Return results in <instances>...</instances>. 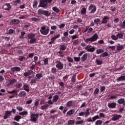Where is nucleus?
I'll list each match as a JSON object with an SVG mask.
<instances>
[{"mask_svg": "<svg viewBox=\"0 0 125 125\" xmlns=\"http://www.w3.org/2000/svg\"><path fill=\"white\" fill-rule=\"evenodd\" d=\"M19 23H20V20H19L13 19L10 21L11 25H18Z\"/></svg>", "mask_w": 125, "mask_h": 125, "instance_id": "4468645a", "label": "nucleus"}, {"mask_svg": "<svg viewBox=\"0 0 125 125\" xmlns=\"http://www.w3.org/2000/svg\"><path fill=\"white\" fill-rule=\"evenodd\" d=\"M30 42L31 44L36 43L37 42V39L36 38H32L30 40Z\"/></svg>", "mask_w": 125, "mask_h": 125, "instance_id": "c03bdc74", "label": "nucleus"}, {"mask_svg": "<svg viewBox=\"0 0 125 125\" xmlns=\"http://www.w3.org/2000/svg\"><path fill=\"white\" fill-rule=\"evenodd\" d=\"M89 111H90V109L87 108L86 110V112H84V115H85V117H88V116L90 115Z\"/></svg>", "mask_w": 125, "mask_h": 125, "instance_id": "c85d7f7f", "label": "nucleus"}, {"mask_svg": "<svg viewBox=\"0 0 125 125\" xmlns=\"http://www.w3.org/2000/svg\"><path fill=\"white\" fill-rule=\"evenodd\" d=\"M35 74V72H34L32 70H28L27 72H25L23 74L24 77H29V76H31V75H34Z\"/></svg>", "mask_w": 125, "mask_h": 125, "instance_id": "9d476101", "label": "nucleus"}, {"mask_svg": "<svg viewBox=\"0 0 125 125\" xmlns=\"http://www.w3.org/2000/svg\"><path fill=\"white\" fill-rule=\"evenodd\" d=\"M40 32L42 35L44 36H46L49 33V28H46L45 26H42L41 29L40 30Z\"/></svg>", "mask_w": 125, "mask_h": 125, "instance_id": "7ed1b4c3", "label": "nucleus"}, {"mask_svg": "<svg viewBox=\"0 0 125 125\" xmlns=\"http://www.w3.org/2000/svg\"><path fill=\"white\" fill-rule=\"evenodd\" d=\"M22 83H17L16 85V86L17 88H20L22 86Z\"/></svg>", "mask_w": 125, "mask_h": 125, "instance_id": "6e6d98bb", "label": "nucleus"}, {"mask_svg": "<svg viewBox=\"0 0 125 125\" xmlns=\"http://www.w3.org/2000/svg\"><path fill=\"white\" fill-rule=\"evenodd\" d=\"M111 39L113 40L114 41H117L118 39V36H116V35H113L111 36Z\"/></svg>", "mask_w": 125, "mask_h": 125, "instance_id": "13d9d810", "label": "nucleus"}, {"mask_svg": "<svg viewBox=\"0 0 125 125\" xmlns=\"http://www.w3.org/2000/svg\"><path fill=\"white\" fill-rule=\"evenodd\" d=\"M19 114L20 115V116H27V115H28V111L25 110L21 112H20Z\"/></svg>", "mask_w": 125, "mask_h": 125, "instance_id": "c756f323", "label": "nucleus"}, {"mask_svg": "<svg viewBox=\"0 0 125 125\" xmlns=\"http://www.w3.org/2000/svg\"><path fill=\"white\" fill-rule=\"evenodd\" d=\"M19 61H23V60H26V58L23 56H20L19 58Z\"/></svg>", "mask_w": 125, "mask_h": 125, "instance_id": "a18cd8bd", "label": "nucleus"}, {"mask_svg": "<svg viewBox=\"0 0 125 125\" xmlns=\"http://www.w3.org/2000/svg\"><path fill=\"white\" fill-rule=\"evenodd\" d=\"M56 67L58 69V70H62L64 68V64L60 62V61H57L56 62Z\"/></svg>", "mask_w": 125, "mask_h": 125, "instance_id": "0eeeda50", "label": "nucleus"}, {"mask_svg": "<svg viewBox=\"0 0 125 125\" xmlns=\"http://www.w3.org/2000/svg\"><path fill=\"white\" fill-rule=\"evenodd\" d=\"M42 73H38L36 74V80H40L41 78H42Z\"/></svg>", "mask_w": 125, "mask_h": 125, "instance_id": "cd10ccee", "label": "nucleus"}, {"mask_svg": "<svg viewBox=\"0 0 125 125\" xmlns=\"http://www.w3.org/2000/svg\"><path fill=\"white\" fill-rule=\"evenodd\" d=\"M48 106H49V104H45L44 105H42L41 106L42 110H45V109H47L48 108Z\"/></svg>", "mask_w": 125, "mask_h": 125, "instance_id": "ea45409f", "label": "nucleus"}, {"mask_svg": "<svg viewBox=\"0 0 125 125\" xmlns=\"http://www.w3.org/2000/svg\"><path fill=\"white\" fill-rule=\"evenodd\" d=\"M60 50H62V51H64V50H66V45L65 44H62L60 47Z\"/></svg>", "mask_w": 125, "mask_h": 125, "instance_id": "37998d69", "label": "nucleus"}, {"mask_svg": "<svg viewBox=\"0 0 125 125\" xmlns=\"http://www.w3.org/2000/svg\"><path fill=\"white\" fill-rule=\"evenodd\" d=\"M98 93H99V88H96L95 90H94V94L95 95H97Z\"/></svg>", "mask_w": 125, "mask_h": 125, "instance_id": "052dcab7", "label": "nucleus"}, {"mask_svg": "<svg viewBox=\"0 0 125 125\" xmlns=\"http://www.w3.org/2000/svg\"><path fill=\"white\" fill-rule=\"evenodd\" d=\"M120 119H122V115L119 114H113L112 115V117L111 118L112 121L113 122H116V121H118L120 120Z\"/></svg>", "mask_w": 125, "mask_h": 125, "instance_id": "6e6552de", "label": "nucleus"}, {"mask_svg": "<svg viewBox=\"0 0 125 125\" xmlns=\"http://www.w3.org/2000/svg\"><path fill=\"white\" fill-rule=\"evenodd\" d=\"M118 39H123L124 37V34L122 33H118L117 35Z\"/></svg>", "mask_w": 125, "mask_h": 125, "instance_id": "79ce46f5", "label": "nucleus"}, {"mask_svg": "<svg viewBox=\"0 0 125 125\" xmlns=\"http://www.w3.org/2000/svg\"><path fill=\"white\" fill-rule=\"evenodd\" d=\"M124 45H118L117 46V50L118 51H120V50H123V49H124Z\"/></svg>", "mask_w": 125, "mask_h": 125, "instance_id": "f704fd0d", "label": "nucleus"}, {"mask_svg": "<svg viewBox=\"0 0 125 125\" xmlns=\"http://www.w3.org/2000/svg\"><path fill=\"white\" fill-rule=\"evenodd\" d=\"M103 124V122L102 121V120H97L96 122H95V125H101Z\"/></svg>", "mask_w": 125, "mask_h": 125, "instance_id": "8fccbe9b", "label": "nucleus"}, {"mask_svg": "<svg viewBox=\"0 0 125 125\" xmlns=\"http://www.w3.org/2000/svg\"><path fill=\"white\" fill-rule=\"evenodd\" d=\"M80 43H81V39H77L73 41V44H75V45H78Z\"/></svg>", "mask_w": 125, "mask_h": 125, "instance_id": "393cba45", "label": "nucleus"}, {"mask_svg": "<svg viewBox=\"0 0 125 125\" xmlns=\"http://www.w3.org/2000/svg\"><path fill=\"white\" fill-rule=\"evenodd\" d=\"M103 52H104V50L101 48L97 49L96 51L97 54H100L101 53H103Z\"/></svg>", "mask_w": 125, "mask_h": 125, "instance_id": "bb28decb", "label": "nucleus"}, {"mask_svg": "<svg viewBox=\"0 0 125 125\" xmlns=\"http://www.w3.org/2000/svg\"><path fill=\"white\" fill-rule=\"evenodd\" d=\"M4 6H5V7L4 8V10H9L10 8H11V6L8 3H6Z\"/></svg>", "mask_w": 125, "mask_h": 125, "instance_id": "5701e85b", "label": "nucleus"}, {"mask_svg": "<svg viewBox=\"0 0 125 125\" xmlns=\"http://www.w3.org/2000/svg\"><path fill=\"white\" fill-rule=\"evenodd\" d=\"M44 65H48V58H45L43 60Z\"/></svg>", "mask_w": 125, "mask_h": 125, "instance_id": "49530a36", "label": "nucleus"}, {"mask_svg": "<svg viewBox=\"0 0 125 125\" xmlns=\"http://www.w3.org/2000/svg\"><path fill=\"white\" fill-rule=\"evenodd\" d=\"M96 63L97 65H101L102 64H103V61L99 60V59H97L96 60Z\"/></svg>", "mask_w": 125, "mask_h": 125, "instance_id": "e433bc0d", "label": "nucleus"}, {"mask_svg": "<svg viewBox=\"0 0 125 125\" xmlns=\"http://www.w3.org/2000/svg\"><path fill=\"white\" fill-rule=\"evenodd\" d=\"M17 110H18L19 112H22L23 111V107L22 106H17Z\"/></svg>", "mask_w": 125, "mask_h": 125, "instance_id": "4d7b16f0", "label": "nucleus"}, {"mask_svg": "<svg viewBox=\"0 0 125 125\" xmlns=\"http://www.w3.org/2000/svg\"><path fill=\"white\" fill-rule=\"evenodd\" d=\"M51 72L52 74H56L57 73V69L55 67H52Z\"/></svg>", "mask_w": 125, "mask_h": 125, "instance_id": "72a5a7b5", "label": "nucleus"}, {"mask_svg": "<svg viewBox=\"0 0 125 125\" xmlns=\"http://www.w3.org/2000/svg\"><path fill=\"white\" fill-rule=\"evenodd\" d=\"M89 10H91L90 13L93 14L96 11V6L93 4H91L88 7Z\"/></svg>", "mask_w": 125, "mask_h": 125, "instance_id": "1a4fd4ad", "label": "nucleus"}, {"mask_svg": "<svg viewBox=\"0 0 125 125\" xmlns=\"http://www.w3.org/2000/svg\"><path fill=\"white\" fill-rule=\"evenodd\" d=\"M122 29H125V21L123 22V23L120 25Z\"/></svg>", "mask_w": 125, "mask_h": 125, "instance_id": "0e129e2a", "label": "nucleus"}, {"mask_svg": "<svg viewBox=\"0 0 125 125\" xmlns=\"http://www.w3.org/2000/svg\"><path fill=\"white\" fill-rule=\"evenodd\" d=\"M75 113V109H71L69 110L67 113V115L68 116H71V115H74Z\"/></svg>", "mask_w": 125, "mask_h": 125, "instance_id": "b1692460", "label": "nucleus"}, {"mask_svg": "<svg viewBox=\"0 0 125 125\" xmlns=\"http://www.w3.org/2000/svg\"><path fill=\"white\" fill-rule=\"evenodd\" d=\"M21 119H22L21 116L17 115L14 117V121H16V122H20V120H21Z\"/></svg>", "mask_w": 125, "mask_h": 125, "instance_id": "412c9836", "label": "nucleus"}, {"mask_svg": "<svg viewBox=\"0 0 125 125\" xmlns=\"http://www.w3.org/2000/svg\"><path fill=\"white\" fill-rule=\"evenodd\" d=\"M51 3L52 1L51 0H40V5H39V7H46V5H47V3Z\"/></svg>", "mask_w": 125, "mask_h": 125, "instance_id": "20e7f679", "label": "nucleus"}, {"mask_svg": "<svg viewBox=\"0 0 125 125\" xmlns=\"http://www.w3.org/2000/svg\"><path fill=\"white\" fill-rule=\"evenodd\" d=\"M100 56H102L104 58V57H106L107 56H109V54L107 52H104L103 54H101Z\"/></svg>", "mask_w": 125, "mask_h": 125, "instance_id": "4c0bfd02", "label": "nucleus"}, {"mask_svg": "<svg viewBox=\"0 0 125 125\" xmlns=\"http://www.w3.org/2000/svg\"><path fill=\"white\" fill-rule=\"evenodd\" d=\"M81 95H83L84 96H87V95H88V92L86 91L81 93Z\"/></svg>", "mask_w": 125, "mask_h": 125, "instance_id": "338daca9", "label": "nucleus"}, {"mask_svg": "<svg viewBox=\"0 0 125 125\" xmlns=\"http://www.w3.org/2000/svg\"><path fill=\"white\" fill-rule=\"evenodd\" d=\"M27 95V93L24 91H21L19 94V97H26V95Z\"/></svg>", "mask_w": 125, "mask_h": 125, "instance_id": "f3484780", "label": "nucleus"}, {"mask_svg": "<svg viewBox=\"0 0 125 125\" xmlns=\"http://www.w3.org/2000/svg\"><path fill=\"white\" fill-rule=\"evenodd\" d=\"M107 106L108 108H110L111 109H115V108H116V106H117V104L115 102H110L108 103Z\"/></svg>", "mask_w": 125, "mask_h": 125, "instance_id": "ddd939ff", "label": "nucleus"}, {"mask_svg": "<svg viewBox=\"0 0 125 125\" xmlns=\"http://www.w3.org/2000/svg\"><path fill=\"white\" fill-rule=\"evenodd\" d=\"M87 60V53H85L81 57V61L82 62H84V61Z\"/></svg>", "mask_w": 125, "mask_h": 125, "instance_id": "dca6fc26", "label": "nucleus"}, {"mask_svg": "<svg viewBox=\"0 0 125 125\" xmlns=\"http://www.w3.org/2000/svg\"><path fill=\"white\" fill-rule=\"evenodd\" d=\"M31 20L32 21H34V22H38L39 21H41V19L37 18L36 17H33L31 18Z\"/></svg>", "mask_w": 125, "mask_h": 125, "instance_id": "a19ab883", "label": "nucleus"}, {"mask_svg": "<svg viewBox=\"0 0 125 125\" xmlns=\"http://www.w3.org/2000/svg\"><path fill=\"white\" fill-rule=\"evenodd\" d=\"M81 46H86L84 48L85 50H87L88 52H94L95 51V48L94 47H91L90 45H86L85 43L82 42L81 44Z\"/></svg>", "mask_w": 125, "mask_h": 125, "instance_id": "f03ea898", "label": "nucleus"}, {"mask_svg": "<svg viewBox=\"0 0 125 125\" xmlns=\"http://www.w3.org/2000/svg\"><path fill=\"white\" fill-rule=\"evenodd\" d=\"M117 103H118V104H123L124 106H125V100L124 98H121L119 99L117 101Z\"/></svg>", "mask_w": 125, "mask_h": 125, "instance_id": "2eb2a0df", "label": "nucleus"}, {"mask_svg": "<svg viewBox=\"0 0 125 125\" xmlns=\"http://www.w3.org/2000/svg\"><path fill=\"white\" fill-rule=\"evenodd\" d=\"M42 11H43V10L39 9L38 11V15H42Z\"/></svg>", "mask_w": 125, "mask_h": 125, "instance_id": "774afa93", "label": "nucleus"}, {"mask_svg": "<svg viewBox=\"0 0 125 125\" xmlns=\"http://www.w3.org/2000/svg\"><path fill=\"white\" fill-rule=\"evenodd\" d=\"M109 19V17H108L107 16H104L102 21V24H106V23L107 22V20H108Z\"/></svg>", "mask_w": 125, "mask_h": 125, "instance_id": "6ab92c4d", "label": "nucleus"}, {"mask_svg": "<svg viewBox=\"0 0 125 125\" xmlns=\"http://www.w3.org/2000/svg\"><path fill=\"white\" fill-rule=\"evenodd\" d=\"M99 22H100V19L97 18L94 20V22L95 23V24H98V23H99Z\"/></svg>", "mask_w": 125, "mask_h": 125, "instance_id": "603ef678", "label": "nucleus"}, {"mask_svg": "<svg viewBox=\"0 0 125 125\" xmlns=\"http://www.w3.org/2000/svg\"><path fill=\"white\" fill-rule=\"evenodd\" d=\"M76 77H77V75H76V74L72 76V77L71 78L72 83H75L76 81H77V79L76 78Z\"/></svg>", "mask_w": 125, "mask_h": 125, "instance_id": "58836bf2", "label": "nucleus"}, {"mask_svg": "<svg viewBox=\"0 0 125 125\" xmlns=\"http://www.w3.org/2000/svg\"><path fill=\"white\" fill-rule=\"evenodd\" d=\"M15 83H16V80L15 79H13L9 81V83H8V85H13V84H14Z\"/></svg>", "mask_w": 125, "mask_h": 125, "instance_id": "4be33fe9", "label": "nucleus"}, {"mask_svg": "<svg viewBox=\"0 0 125 125\" xmlns=\"http://www.w3.org/2000/svg\"><path fill=\"white\" fill-rule=\"evenodd\" d=\"M52 10L55 12H56V13H59V12H60V9H59V8H57L56 7H53L52 8Z\"/></svg>", "mask_w": 125, "mask_h": 125, "instance_id": "2f4dec72", "label": "nucleus"}, {"mask_svg": "<svg viewBox=\"0 0 125 125\" xmlns=\"http://www.w3.org/2000/svg\"><path fill=\"white\" fill-rule=\"evenodd\" d=\"M98 39V35H97V33H95L91 38L85 39L84 42H85L87 43H88L89 42H95V41H97Z\"/></svg>", "mask_w": 125, "mask_h": 125, "instance_id": "f257e3e1", "label": "nucleus"}, {"mask_svg": "<svg viewBox=\"0 0 125 125\" xmlns=\"http://www.w3.org/2000/svg\"><path fill=\"white\" fill-rule=\"evenodd\" d=\"M99 119V116L98 115L92 117L93 122H95L96 120Z\"/></svg>", "mask_w": 125, "mask_h": 125, "instance_id": "09e8293b", "label": "nucleus"}, {"mask_svg": "<svg viewBox=\"0 0 125 125\" xmlns=\"http://www.w3.org/2000/svg\"><path fill=\"white\" fill-rule=\"evenodd\" d=\"M66 59H67L68 62H70V63H72V62H74V60H73V59H72V58H71V57H69V56L67 57L66 58Z\"/></svg>", "mask_w": 125, "mask_h": 125, "instance_id": "de8ad7c7", "label": "nucleus"}, {"mask_svg": "<svg viewBox=\"0 0 125 125\" xmlns=\"http://www.w3.org/2000/svg\"><path fill=\"white\" fill-rule=\"evenodd\" d=\"M39 103H40V100H36L34 103V106H35V107H38V106H39Z\"/></svg>", "mask_w": 125, "mask_h": 125, "instance_id": "5fc2aeb1", "label": "nucleus"}, {"mask_svg": "<svg viewBox=\"0 0 125 125\" xmlns=\"http://www.w3.org/2000/svg\"><path fill=\"white\" fill-rule=\"evenodd\" d=\"M117 82L125 81V76H121L117 79Z\"/></svg>", "mask_w": 125, "mask_h": 125, "instance_id": "a878e982", "label": "nucleus"}, {"mask_svg": "<svg viewBox=\"0 0 125 125\" xmlns=\"http://www.w3.org/2000/svg\"><path fill=\"white\" fill-rule=\"evenodd\" d=\"M68 125H75V120H70L68 122Z\"/></svg>", "mask_w": 125, "mask_h": 125, "instance_id": "bf43d9fd", "label": "nucleus"}, {"mask_svg": "<svg viewBox=\"0 0 125 125\" xmlns=\"http://www.w3.org/2000/svg\"><path fill=\"white\" fill-rule=\"evenodd\" d=\"M36 35H35V34H29L27 36V38H28V39H30V40H31L32 39H34Z\"/></svg>", "mask_w": 125, "mask_h": 125, "instance_id": "c9c22d12", "label": "nucleus"}, {"mask_svg": "<svg viewBox=\"0 0 125 125\" xmlns=\"http://www.w3.org/2000/svg\"><path fill=\"white\" fill-rule=\"evenodd\" d=\"M78 38H79V35H73L71 37V39L72 40H76V39H78Z\"/></svg>", "mask_w": 125, "mask_h": 125, "instance_id": "680f3d73", "label": "nucleus"}, {"mask_svg": "<svg viewBox=\"0 0 125 125\" xmlns=\"http://www.w3.org/2000/svg\"><path fill=\"white\" fill-rule=\"evenodd\" d=\"M10 70L12 73L14 72H20L21 71V68L19 66H14L11 68Z\"/></svg>", "mask_w": 125, "mask_h": 125, "instance_id": "9b49d317", "label": "nucleus"}, {"mask_svg": "<svg viewBox=\"0 0 125 125\" xmlns=\"http://www.w3.org/2000/svg\"><path fill=\"white\" fill-rule=\"evenodd\" d=\"M86 13V8H83L81 10V14H85Z\"/></svg>", "mask_w": 125, "mask_h": 125, "instance_id": "864d4df0", "label": "nucleus"}, {"mask_svg": "<svg viewBox=\"0 0 125 125\" xmlns=\"http://www.w3.org/2000/svg\"><path fill=\"white\" fill-rule=\"evenodd\" d=\"M30 121L33 122V123H36L37 122V119L39 118V114L32 113L30 116Z\"/></svg>", "mask_w": 125, "mask_h": 125, "instance_id": "39448f33", "label": "nucleus"}, {"mask_svg": "<svg viewBox=\"0 0 125 125\" xmlns=\"http://www.w3.org/2000/svg\"><path fill=\"white\" fill-rule=\"evenodd\" d=\"M74 60L75 61V62H80V61L81 60V58L78 57H75L74 58Z\"/></svg>", "mask_w": 125, "mask_h": 125, "instance_id": "3c124183", "label": "nucleus"}, {"mask_svg": "<svg viewBox=\"0 0 125 125\" xmlns=\"http://www.w3.org/2000/svg\"><path fill=\"white\" fill-rule=\"evenodd\" d=\"M42 14L45 16H50V12L47 10H43Z\"/></svg>", "mask_w": 125, "mask_h": 125, "instance_id": "aec40b11", "label": "nucleus"}, {"mask_svg": "<svg viewBox=\"0 0 125 125\" xmlns=\"http://www.w3.org/2000/svg\"><path fill=\"white\" fill-rule=\"evenodd\" d=\"M58 99H59V96L58 95H56L54 96L53 99V102H56Z\"/></svg>", "mask_w": 125, "mask_h": 125, "instance_id": "7c9ffc66", "label": "nucleus"}, {"mask_svg": "<svg viewBox=\"0 0 125 125\" xmlns=\"http://www.w3.org/2000/svg\"><path fill=\"white\" fill-rule=\"evenodd\" d=\"M72 104H73V101H69L67 102L66 106V107H69L70 108V107H72Z\"/></svg>", "mask_w": 125, "mask_h": 125, "instance_id": "473e14b6", "label": "nucleus"}, {"mask_svg": "<svg viewBox=\"0 0 125 125\" xmlns=\"http://www.w3.org/2000/svg\"><path fill=\"white\" fill-rule=\"evenodd\" d=\"M33 8H37V6H38V1H35V2L33 4Z\"/></svg>", "mask_w": 125, "mask_h": 125, "instance_id": "69168bd1", "label": "nucleus"}, {"mask_svg": "<svg viewBox=\"0 0 125 125\" xmlns=\"http://www.w3.org/2000/svg\"><path fill=\"white\" fill-rule=\"evenodd\" d=\"M7 92L9 93V94H12L9 96V98L10 99H12V98H14L16 95H17V90H13L12 91H7Z\"/></svg>", "mask_w": 125, "mask_h": 125, "instance_id": "423d86ee", "label": "nucleus"}, {"mask_svg": "<svg viewBox=\"0 0 125 125\" xmlns=\"http://www.w3.org/2000/svg\"><path fill=\"white\" fill-rule=\"evenodd\" d=\"M11 116V111H6L4 116H3L4 120H6L8 119Z\"/></svg>", "mask_w": 125, "mask_h": 125, "instance_id": "f8f14e48", "label": "nucleus"}, {"mask_svg": "<svg viewBox=\"0 0 125 125\" xmlns=\"http://www.w3.org/2000/svg\"><path fill=\"white\" fill-rule=\"evenodd\" d=\"M23 88L24 90L26 91V92H29V91H30V87H29V85L27 84H24L23 85Z\"/></svg>", "mask_w": 125, "mask_h": 125, "instance_id": "a211bd4d", "label": "nucleus"}, {"mask_svg": "<svg viewBox=\"0 0 125 125\" xmlns=\"http://www.w3.org/2000/svg\"><path fill=\"white\" fill-rule=\"evenodd\" d=\"M83 123V121H78L75 122V125H82V124Z\"/></svg>", "mask_w": 125, "mask_h": 125, "instance_id": "e2e57ef3", "label": "nucleus"}]
</instances>
